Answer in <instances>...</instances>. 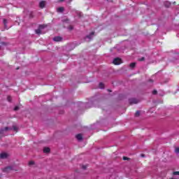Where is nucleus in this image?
<instances>
[{
	"instance_id": "nucleus-28",
	"label": "nucleus",
	"mask_w": 179,
	"mask_h": 179,
	"mask_svg": "<svg viewBox=\"0 0 179 179\" xmlns=\"http://www.w3.org/2000/svg\"><path fill=\"white\" fill-rule=\"evenodd\" d=\"M123 160H128V157H123Z\"/></svg>"
},
{
	"instance_id": "nucleus-12",
	"label": "nucleus",
	"mask_w": 179,
	"mask_h": 179,
	"mask_svg": "<svg viewBox=\"0 0 179 179\" xmlns=\"http://www.w3.org/2000/svg\"><path fill=\"white\" fill-rule=\"evenodd\" d=\"M50 148H43V152L44 153H50Z\"/></svg>"
},
{
	"instance_id": "nucleus-29",
	"label": "nucleus",
	"mask_w": 179,
	"mask_h": 179,
	"mask_svg": "<svg viewBox=\"0 0 179 179\" xmlns=\"http://www.w3.org/2000/svg\"><path fill=\"white\" fill-rule=\"evenodd\" d=\"M141 157H145V154H141Z\"/></svg>"
},
{
	"instance_id": "nucleus-25",
	"label": "nucleus",
	"mask_w": 179,
	"mask_h": 179,
	"mask_svg": "<svg viewBox=\"0 0 179 179\" xmlns=\"http://www.w3.org/2000/svg\"><path fill=\"white\" fill-rule=\"evenodd\" d=\"M138 61H140V62L145 61V57H141V58L138 59Z\"/></svg>"
},
{
	"instance_id": "nucleus-20",
	"label": "nucleus",
	"mask_w": 179,
	"mask_h": 179,
	"mask_svg": "<svg viewBox=\"0 0 179 179\" xmlns=\"http://www.w3.org/2000/svg\"><path fill=\"white\" fill-rule=\"evenodd\" d=\"M7 100H8V101H9V102L10 103V101H12V97L10 96H8L7 97Z\"/></svg>"
},
{
	"instance_id": "nucleus-3",
	"label": "nucleus",
	"mask_w": 179,
	"mask_h": 179,
	"mask_svg": "<svg viewBox=\"0 0 179 179\" xmlns=\"http://www.w3.org/2000/svg\"><path fill=\"white\" fill-rule=\"evenodd\" d=\"M8 131H12V128L10 127H5L0 130L1 135H5L8 132Z\"/></svg>"
},
{
	"instance_id": "nucleus-4",
	"label": "nucleus",
	"mask_w": 179,
	"mask_h": 179,
	"mask_svg": "<svg viewBox=\"0 0 179 179\" xmlns=\"http://www.w3.org/2000/svg\"><path fill=\"white\" fill-rule=\"evenodd\" d=\"M139 101V99L136 98H131L130 99H129V104H138Z\"/></svg>"
},
{
	"instance_id": "nucleus-18",
	"label": "nucleus",
	"mask_w": 179,
	"mask_h": 179,
	"mask_svg": "<svg viewBox=\"0 0 179 179\" xmlns=\"http://www.w3.org/2000/svg\"><path fill=\"white\" fill-rule=\"evenodd\" d=\"M104 87V84L103 83H99V89H103Z\"/></svg>"
},
{
	"instance_id": "nucleus-19",
	"label": "nucleus",
	"mask_w": 179,
	"mask_h": 179,
	"mask_svg": "<svg viewBox=\"0 0 179 179\" xmlns=\"http://www.w3.org/2000/svg\"><path fill=\"white\" fill-rule=\"evenodd\" d=\"M140 115H141V112L139 110H137L135 114L136 117H139Z\"/></svg>"
},
{
	"instance_id": "nucleus-15",
	"label": "nucleus",
	"mask_w": 179,
	"mask_h": 179,
	"mask_svg": "<svg viewBox=\"0 0 179 179\" xmlns=\"http://www.w3.org/2000/svg\"><path fill=\"white\" fill-rule=\"evenodd\" d=\"M57 12H64V7H59V8H57Z\"/></svg>"
},
{
	"instance_id": "nucleus-30",
	"label": "nucleus",
	"mask_w": 179,
	"mask_h": 179,
	"mask_svg": "<svg viewBox=\"0 0 179 179\" xmlns=\"http://www.w3.org/2000/svg\"><path fill=\"white\" fill-rule=\"evenodd\" d=\"M59 2H64V0H59Z\"/></svg>"
},
{
	"instance_id": "nucleus-26",
	"label": "nucleus",
	"mask_w": 179,
	"mask_h": 179,
	"mask_svg": "<svg viewBox=\"0 0 179 179\" xmlns=\"http://www.w3.org/2000/svg\"><path fill=\"white\" fill-rule=\"evenodd\" d=\"M152 94H157V90L152 91Z\"/></svg>"
},
{
	"instance_id": "nucleus-27",
	"label": "nucleus",
	"mask_w": 179,
	"mask_h": 179,
	"mask_svg": "<svg viewBox=\"0 0 179 179\" xmlns=\"http://www.w3.org/2000/svg\"><path fill=\"white\" fill-rule=\"evenodd\" d=\"M87 166L86 165H83V166H82V169H83V170H86V169H87Z\"/></svg>"
},
{
	"instance_id": "nucleus-1",
	"label": "nucleus",
	"mask_w": 179,
	"mask_h": 179,
	"mask_svg": "<svg viewBox=\"0 0 179 179\" xmlns=\"http://www.w3.org/2000/svg\"><path fill=\"white\" fill-rule=\"evenodd\" d=\"M15 168L12 166H6V168L2 169L3 173H10V171H13Z\"/></svg>"
},
{
	"instance_id": "nucleus-22",
	"label": "nucleus",
	"mask_w": 179,
	"mask_h": 179,
	"mask_svg": "<svg viewBox=\"0 0 179 179\" xmlns=\"http://www.w3.org/2000/svg\"><path fill=\"white\" fill-rule=\"evenodd\" d=\"M33 164H34V162L30 161V162H29V166H33Z\"/></svg>"
},
{
	"instance_id": "nucleus-5",
	"label": "nucleus",
	"mask_w": 179,
	"mask_h": 179,
	"mask_svg": "<svg viewBox=\"0 0 179 179\" xmlns=\"http://www.w3.org/2000/svg\"><path fill=\"white\" fill-rule=\"evenodd\" d=\"M94 36V32H91L89 35L85 37L86 41H91Z\"/></svg>"
},
{
	"instance_id": "nucleus-7",
	"label": "nucleus",
	"mask_w": 179,
	"mask_h": 179,
	"mask_svg": "<svg viewBox=\"0 0 179 179\" xmlns=\"http://www.w3.org/2000/svg\"><path fill=\"white\" fill-rule=\"evenodd\" d=\"M164 5L165 8H170V6H171V3L169 1H166L164 2Z\"/></svg>"
},
{
	"instance_id": "nucleus-32",
	"label": "nucleus",
	"mask_w": 179,
	"mask_h": 179,
	"mask_svg": "<svg viewBox=\"0 0 179 179\" xmlns=\"http://www.w3.org/2000/svg\"><path fill=\"white\" fill-rule=\"evenodd\" d=\"M108 92H111V90H108Z\"/></svg>"
},
{
	"instance_id": "nucleus-2",
	"label": "nucleus",
	"mask_w": 179,
	"mask_h": 179,
	"mask_svg": "<svg viewBox=\"0 0 179 179\" xmlns=\"http://www.w3.org/2000/svg\"><path fill=\"white\" fill-rule=\"evenodd\" d=\"M45 27H47L46 25H44V24L39 25L38 29L35 30V33L36 34H41V30H43V29H45Z\"/></svg>"
},
{
	"instance_id": "nucleus-11",
	"label": "nucleus",
	"mask_w": 179,
	"mask_h": 179,
	"mask_svg": "<svg viewBox=\"0 0 179 179\" xmlns=\"http://www.w3.org/2000/svg\"><path fill=\"white\" fill-rule=\"evenodd\" d=\"M0 157H1V159H6V157H8V154H6V153H1L0 155Z\"/></svg>"
},
{
	"instance_id": "nucleus-8",
	"label": "nucleus",
	"mask_w": 179,
	"mask_h": 179,
	"mask_svg": "<svg viewBox=\"0 0 179 179\" xmlns=\"http://www.w3.org/2000/svg\"><path fill=\"white\" fill-rule=\"evenodd\" d=\"M39 6H40V8H41L42 9H43V8H45V1H41V2L39 3Z\"/></svg>"
},
{
	"instance_id": "nucleus-21",
	"label": "nucleus",
	"mask_w": 179,
	"mask_h": 179,
	"mask_svg": "<svg viewBox=\"0 0 179 179\" xmlns=\"http://www.w3.org/2000/svg\"><path fill=\"white\" fill-rule=\"evenodd\" d=\"M69 30H73V27L72 25H70L69 27H68Z\"/></svg>"
},
{
	"instance_id": "nucleus-13",
	"label": "nucleus",
	"mask_w": 179,
	"mask_h": 179,
	"mask_svg": "<svg viewBox=\"0 0 179 179\" xmlns=\"http://www.w3.org/2000/svg\"><path fill=\"white\" fill-rule=\"evenodd\" d=\"M13 131H15V132H17V131H19V127H17V126H16V125H13Z\"/></svg>"
},
{
	"instance_id": "nucleus-31",
	"label": "nucleus",
	"mask_w": 179,
	"mask_h": 179,
	"mask_svg": "<svg viewBox=\"0 0 179 179\" xmlns=\"http://www.w3.org/2000/svg\"><path fill=\"white\" fill-rule=\"evenodd\" d=\"M1 44L5 45V43L3 42H2Z\"/></svg>"
},
{
	"instance_id": "nucleus-34",
	"label": "nucleus",
	"mask_w": 179,
	"mask_h": 179,
	"mask_svg": "<svg viewBox=\"0 0 179 179\" xmlns=\"http://www.w3.org/2000/svg\"><path fill=\"white\" fill-rule=\"evenodd\" d=\"M0 50H1V47H0Z\"/></svg>"
},
{
	"instance_id": "nucleus-14",
	"label": "nucleus",
	"mask_w": 179,
	"mask_h": 179,
	"mask_svg": "<svg viewBox=\"0 0 179 179\" xmlns=\"http://www.w3.org/2000/svg\"><path fill=\"white\" fill-rule=\"evenodd\" d=\"M136 66V63H135V62H133V63L130 64V65H129L130 68H131V69L135 68Z\"/></svg>"
},
{
	"instance_id": "nucleus-23",
	"label": "nucleus",
	"mask_w": 179,
	"mask_h": 179,
	"mask_svg": "<svg viewBox=\"0 0 179 179\" xmlns=\"http://www.w3.org/2000/svg\"><path fill=\"white\" fill-rule=\"evenodd\" d=\"M17 110H19V106H15L14 108V111H17Z\"/></svg>"
},
{
	"instance_id": "nucleus-10",
	"label": "nucleus",
	"mask_w": 179,
	"mask_h": 179,
	"mask_svg": "<svg viewBox=\"0 0 179 179\" xmlns=\"http://www.w3.org/2000/svg\"><path fill=\"white\" fill-rule=\"evenodd\" d=\"M76 139H78V141H82L83 139V136H82V134H77L76 136Z\"/></svg>"
},
{
	"instance_id": "nucleus-9",
	"label": "nucleus",
	"mask_w": 179,
	"mask_h": 179,
	"mask_svg": "<svg viewBox=\"0 0 179 179\" xmlns=\"http://www.w3.org/2000/svg\"><path fill=\"white\" fill-rule=\"evenodd\" d=\"M62 40V37L61 36H55V38H53V41H61Z\"/></svg>"
},
{
	"instance_id": "nucleus-17",
	"label": "nucleus",
	"mask_w": 179,
	"mask_h": 179,
	"mask_svg": "<svg viewBox=\"0 0 179 179\" xmlns=\"http://www.w3.org/2000/svg\"><path fill=\"white\" fill-rule=\"evenodd\" d=\"M3 23L4 24V27L6 28V24H8V20H6V19H4L3 21Z\"/></svg>"
},
{
	"instance_id": "nucleus-6",
	"label": "nucleus",
	"mask_w": 179,
	"mask_h": 179,
	"mask_svg": "<svg viewBox=\"0 0 179 179\" xmlns=\"http://www.w3.org/2000/svg\"><path fill=\"white\" fill-rule=\"evenodd\" d=\"M121 62H122V60L120 58H115L113 59V64L115 65H120V64H121Z\"/></svg>"
},
{
	"instance_id": "nucleus-16",
	"label": "nucleus",
	"mask_w": 179,
	"mask_h": 179,
	"mask_svg": "<svg viewBox=\"0 0 179 179\" xmlns=\"http://www.w3.org/2000/svg\"><path fill=\"white\" fill-rule=\"evenodd\" d=\"M174 152L176 155H179V147L176 148Z\"/></svg>"
},
{
	"instance_id": "nucleus-33",
	"label": "nucleus",
	"mask_w": 179,
	"mask_h": 179,
	"mask_svg": "<svg viewBox=\"0 0 179 179\" xmlns=\"http://www.w3.org/2000/svg\"><path fill=\"white\" fill-rule=\"evenodd\" d=\"M150 80V82H153V80Z\"/></svg>"
},
{
	"instance_id": "nucleus-24",
	"label": "nucleus",
	"mask_w": 179,
	"mask_h": 179,
	"mask_svg": "<svg viewBox=\"0 0 179 179\" xmlns=\"http://www.w3.org/2000/svg\"><path fill=\"white\" fill-rule=\"evenodd\" d=\"M174 176H179V171L173 172Z\"/></svg>"
}]
</instances>
